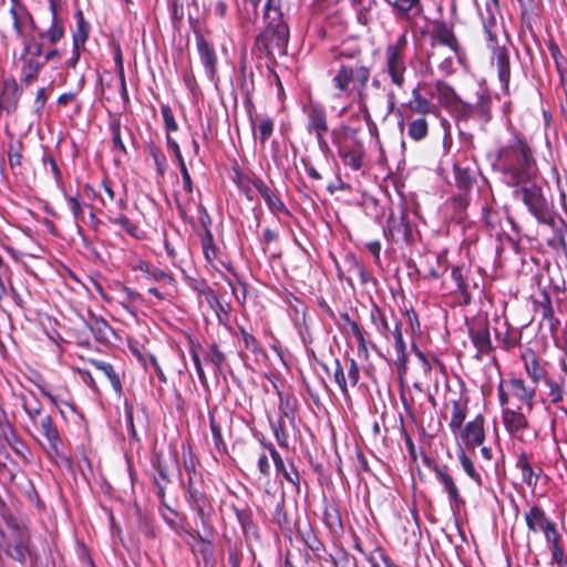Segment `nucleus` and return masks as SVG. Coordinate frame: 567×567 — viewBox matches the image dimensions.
Returning <instances> with one entry per match:
<instances>
[{
    "mask_svg": "<svg viewBox=\"0 0 567 567\" xmlns=\"http://www.w3.org/2000/svg\"><path fill=\"white\" fill-rule=\"evenodd\" d=\"M497 163L506 184L513 187L529 182L536 174L530 147L516 136L499 148Z\"/></svg>",
    "mask_w": 567,
    "mask_h": 567,
    "instance_id": "f257e3e1",
    "label": "nucleus"
},
{
    "mask_svg": "<svg viewBox=\"0 0 567 567\" xmlns=\"http://www.w3.org/2000/svg\"><path fill=\"white\" fill-rule=\"evenodd\" d=\"M265 19L268 21L266 29L256 38V47L267 55L277 51L286 53L289 40V29L281 20L280 0H267L265 4Z\"/></svg>",
    "mask_w": 567,
    "mask_h": 567,
    "instance_id": "f03ea898",
    "label": "nucleus"
},
{
    "mask_svg": "<svg viewBox=\"0 0 567 567\" xmlns=\"http://www.w3.org/2000/svg\"><path fill=\"white\" fill-rule=\"evenodd\" d=\"M370 79V69L365 65L341 64L332 78V85L338 91V96L352 90L357 91L359 105L362 112L368 113L364 89Z\"/></svg>",
    "mask_w": 567,
    "mask_h": 567,
    "instance_id": "7ed1b4c3",
    "label": "nucleus"
},
{
    "mask_svg": "<svg viewBox=\"0 0 567 567\" xmlns=\"http://www.w3.org/2000/svg\"><path fill=\"white\" fill-rule=\"evenodd\" d=\"M408 47L406 33H402L395 42L389 43L384 51V71L391 83L398 89L405 85L406 61L405 51Z\"/></svg>",
    "mask_w": 567,
    "mask_h": 567,
    "instance_id": "20e7f679",
    "label": "nucleus"
},
{
    "mask_svg": "<svg viewBox=\"0 0 567 567\" xmlns=\"http://www.w3.org/2000/svg\"><path fill=\"white\" fill-rule=\"evenodd\" d=\"M384 235L395 244H408L410 241L412 228L404 206L400 205L396 210L391 212Z\"/></svg>",
    "mask_w": 567,
    "mask_h": 567,
    "instance_id": "39448f33",
    "label": "nucleus"
},
{
    "mask_svg": "<svg viewBox=\"0 0 567 567\" xmlns=\"http://www.w3.org/2000/svg\"><path fill=\"white\" fill-rule=\"evenodd\" d=\"M307 115V132L313 134L320 148L327 146L324 135L328 132L327 113L322 105L310 102L303 107Z\"/></svg>",
    "mask_w": 567,
    "mask_h": 567,
    "instance_id": "423d86ee",
    "label": "nucleus"
},
{
    "mask_svg": "<svg viewBox=\"0 0 567 567\" xmlns=\"http://www.w3.org/2000/svg\"><path fill=\"white\" fill-rule=\"evenodd\" d=\"M29 534L24 530H14L6 542L4 553L13 560L24 565L29 558L31 564L37 560L29 547Z\"/></svg>",
    "mask_w": 567,
    "mask_h": 567,
    "instance_id": "0eeeda50",
    "label": "nucleus"
},
{
    "mask_svg": "<svg viewBox=\"0 0 567 567\" xmlns=\"http://www.w3.org/2000/svg\"><path fill=\"white\" fill-rule=\"evenodd\" d=\"M433 472L436 481L442 485L443 492L447 495L450 507L453 512H460L465 506L460 489L449 472L446 465H435Z\"/></svg>",
    "mask_w": 567,
    "mask_h": 567,
    "instance_id": "6e6552de",
    "label": "nucleus"
},
{
    "mask_svg": "<svg viewBox=\"0 0 567 567\" xmlns=\"http://www.w3.org/2000/svg\"><path fill=\"white\" fill-rule=\"evenodd\" d=\"M467 450H475L481 446L485 441L484 417L478 414L474 420L466 423L457 434Z\"/></svg>",
    "mask_w": 567,
    "mask_h": 567,
    "instance_id": "1a4fd4ad",
    "label": "nucleus"
},
{
    "mask_svg": "<svg viewBox=\"0 0 567 567\" xmlns=\"http://www.w3.org/2000/svg\"><path fill=\"white\" fill-rule=\"evenodd\" d=\"M186 498L192 509H194L197 513L203 526H207L210 516L214 513V507L212 505L209 497L205 493L200 492L199 489L195 488L192 485L190 477L188 480V489Z\"/></svg>",
    "mask_w": 567,
    "mask_h": 567,
    "instance_id": "9d476101",
    "label": "nucleus"
},
{
    "mask_svg": "<svg viewBox=\"0 0 567 567\" xmlns=\"http://www.w3.org/2000/svg\"><path fill=\"white\" fill-rule=\"evenodd\" d=\"M196 47L200 63L204 66L205 74L210 82L216 83L217 78V55L213 45L202 34L196 35Z\"/></svg>",
    "mask_w": 567,
    "mask_h": 567,
    "instance_id": "9b49d317",
    "label": "nucleus"
},
{
    "mask_svg": "<svg viewBox=\"0 0 567 567\" xmlns=\"http://www.w3.org/2000/svg\"><path fill=\"white\" fill-rule=\"evenodd\" d=\"M491 64L496 70L502 91L509 94L511 63L507 49L504 47L494 48Z\"/></svg>",
    "mask_w": 567,
    "mask_h": 567,
    "instance_id": "f8f14e48",
    "label": "nucleus"
},
{
    "mask_svg": "<svg viewBox=\"0 0 567 567\" xmlns=\"http://www.w3.org/2000/svg\"><path fill=\"white\" fill-rule=\"evenodd\" d=\"M525 520L529 530L534 533L544 532L547 539H550V534H553L554 540H559L554 524L547 520L545 512L538 506H533L525 513Z\"/></svg>",
    "mask_w": 567,
    "mask_h": 567,
    "instance_id": "ddd939ff",
    "label": "nucleus"
},
{
    "mask_svg": "<svg viewBox=\"0 0 567 567\" xmlns=\"http://www.w3.org/2000/svg\"><path fill=\"white\" fill-rule=\"evenodd\" d=\"M190 538L192 551L197 559L202 560V567H215L216 559L213 543L197 530L190 534ZM198 564H200L199 560Z\"/></svg>",
    "mask_w": 567,
    "mask_h": 567,
    "instance_id": "4468645a",
    "label": "nucleus"
},
{
    "mask_svg": "<svg viewBox=\"0 0 567 567\" xmlns=\"http://www.w3.org/2000/svg\"><path fill=\"white\" fill-rule=\"evenodd\" d=\"M502 420L506 431L515 439L524 441L523 432L528 427V420L519 410L504 409Z\"/></svg>",
    "mask_w": 567,
    "mask_h": 567,
    "instance_id": "2eb2a0df",
    "label": "nucleus"
},
{
    "mask_svg": "<svg viewBox=\"0 0 567 567\" xmlns=\"http://www.w3.org/2000/svg\"><path fill=\"white\" fill-rule=\"evenodd\" d=\"M249 122L255 140H258L264 146L274 133V120L268 115H259L254 110H249Z\"/></svg>",
    "mask_w": 567,
    "mask_h": 567,
    "instance_id": "dca6fc26",
    "label": "nucleus"
},
{
    "mask_svg": "<svg viewBox=\"0 0 567 567\" xmlns=\"http://www.w3.org/2000/svg\"><path fill=\"white\" fill-rule=\"evenodd\" d=\"M43 436L47 439L50 457H60L62 455V441L50 415H44L39 422Z\"/></svg>",
    "mask_w": 567,
    "mask_h": 567,
    "instance_id": "f3484780",
    "label": "nucleus"
},
{
    "mask_svg": "<svg viewBox=\"0 0 567 567\" xmlns=\"http://www.w3.org/2000/svg\"><path fill=\"white\" fill-rule=\"evenodd\" d=\"M338 154L342 158L344 165L358 171L362 166L364 148L362 144L355 142L353 145L347 143H338Z\"/></svg>",
    "mask_w": 567,
    "mask_h": 567,
    "instance_id": "a211bd4d",
    "label": "nucleus"
},
{
    "mask_svg": "<svg viewBox=\"0 0 567 567\" xmlns=\"http://www.w3.org/2000/svg\"><path fill=\"white\" fill-rule=\"evenodd\" d=\"M254 186L258 194L264 198L271 213H282L286 215L289 214L281 199L261 179H256L254 182Z\"/></svg>",
    "mask_w": 567,
    "mask_h": 567,
    "instance_id": "6ab92c4d",
    "label": "nucleus"
},
{
    "mask_svg": "<svg viewBox=\"0 0 567 567\" xmlns=\"http://www.w3.org/2000/svg\"><path fill=\"white\" fill-rule=\"evenodd\" d=\"M512 394L530 411L534 405L536 391L534 388L526 385L523 379L513 378L508 382Z\"/></svg>",
    "mask_w": 567,
    "mask_h": 567,
    "instance_id": "aec40b11",
    "label": "nucleus"
},
{
    "mask_svg": "<svg viewBox=\"0 0 567 567\" xmlns=\"http://www.w3.org/2000/svg\"><path fill=\"white\" fill-rule=\"evenodd\" d=\"M398 18L412 19L422 12L420 0H385Z\"/></svg>",
    "mask_w": 567,
    "mask_h": 567,
    "instance_id": "412c9836",
    "label": "nucleus"
},
{
    "mask_svg": "<svg viewBox=\"0 0 567 567\" xmlns=\"http://www.w3.org/2000/svg\"><path fill=\"white\" fill-rule=\"evenodd\" d=\"M354 548L367 557L371 564V567H399L394 565L390 557L379 547H375L371 551L367 553L358 537H354Z\"/></svg>",
    "mask_w": 567,
    "mask_h": 567,
    "instance_id": "4be33fe9",
    "label": "nucleus"
},
{
    "mask_svg": "<svg viewBox=\"0 0 567 567\" xmlns=\"http://www.w3.org/2000/svg\"><path fill=\"white\" fill-rule=\"evenodd\" d=\"M166 143H167V147L174 153L175 158L178 163L184 189L186 193L192 194L193 193V183H192V178L188 173V169L186 167L185 161L183 158L179 145L171 135H166Z\"/></svg>",
    "mask_w": 567,
    "mask_h": 567,
    "instance_id": "5701e85b",
    "label": "nucleus"
},
{
    "mask_svg": "<svg viewBox=\"0 0 567 567\" xmlns=\"http://www.w3.org/2000/svg\"><path fill=\"white\" fill-rule=\"evenodd\" d=\"M433 38L440 44L450 48L457 56H460V44L451 27L445 23L437 24L433 30Z\"/></svg>",
    "mask_w": 567,
    "mask_h": 567,
    "instance_id": "b1692460",
    "label": "nucleus"
},
{
    "mask_svg": "<svg viewBox=\"0 0 567 567\" xmlns=\"http://www.w3.org/2000/svg\"><path fill=\"white\" fill-rule=\"evenodd\" d=\"M409 107L411 111L417 114H430L436 113L437 107L426 97L422 96L420 89L415 87L412 91V97L409 101Z\"/></svg>",
    "mask_w": 567,
    "mask_h": 567,
    "instance_id": "393cba45",
    "label": "nucleus"
},
{
    "mask_svg": "<svg viewBox=\"0 0 567 567\" xmlns=\"http://www.w3.org/2000/svg\"><path fill=\"white\" fill-rule=\"evenodd\" d=\"M470 337L478 352L487 353L492 350V340L487 327L483 326L478 328H472L470 330Z\"/></svg>",
    "mask_w": 567,
    "mask_h": 567,
    "instance_id": "a878e982",
    "label": "nucleus"
},
{
    "mask_svg": "<svg viewBox=\"0 0 567 567\" xmlns=\"http://www.w3.org/2000/svg\"><path fill=\"white\" fill-rule=\"evenodd\" d=\"M136 270H140L141 272L145 274L146 278L156 282L159 281H167L169 284H174L175 280L172 275L168 272L152 266L147 261L140 260L137 265L135 266Z\"/></svg>",
    "mask_w": 567,
    "mask_h": 567,
    "instance_id": "bb28decb",
    "label": "nucleus"
},
{
    "mask_svg": "<svg viewBox=\"0 0 567 567\" xmlns=\"http://www.w3.org/2000/svg\"><path fill=\"white\" fill-rule=\"evenodd\" d=\"M86 327L91 330L95 340L99 342L109 341L110 337L113 334L111 326L101 317H93L89 322H86Z\"/></svg>",
    "mask_w": 567,
    "mask_h": 567,
    "instance_id": "cd10ccee",
    "label": "nucleus"
},
{
    "mask_svg": "<svg viewBox=\"0 0 567 567\" xmlns=\"http://www.w3.org/2000/svg\"><path fill=\"white\" fill-rule=\"evenodd\" d=\"M43 66L44 62H41L35 58L24 59L21 68V82L25 85L32 84L37 80L40 70Z\"/></svg>",
    "mask_w": 567,
    "mask_h": 567,
    "instance_id": "c85d7f7f",
    "label": "nucleus"
},
{
    "mask_svg": "<svg viewBox=\"0 0 567 567\" xmlns=\"http://www.w3.org/2000/svg\"><path fill=\"white\" fill-rule=\"evenodd\" d=\"M370 320L372 324L374 326L375 330L386 340H389L391 336V328L389 326V322L386 320V317L381 308H379L377 305L372 306V309L370 311Z\"/></svg>",
    "mask_w": 567,
    "mask_h": 567,
    "instance_id": "c756f323",
    "label": "nucleus"
},
{
    "mask_svg": "<svg viewBox=\"0 0 567 567\" xmlns=\"http://www.w3.org/2000/svg\"><path fill=\"white\" fill-rule=\"evenodd\" d=\"M565 379H560L559 381L554 380L551 378L545 379V384L548 388L547 399L553 404H558L564 401L567 392L565 389Z\"/></svg>",
    "mask_w": 567,
    "mask_h": 567,
    "instance_id": "7c9ffc66",
    "label": "nucleus"
},
{
    "mask_svg": "<svg viewBox=\"0 0 567 567\" xmlns=\"http://www.w3.org/2000/svg\"><path fill=\"white\" fill-rule=\"evenodd\" d=\"M90 363L109 379L112 388L116 393L122 392V384L120 378L115 373L114 368L111 363L101 360H91Z\"/></svg>",
    "mask_w": 567,
    "mask_h": 567,
    "instance_id": "2f4dec72",
    "label": "nucleus"
},
{
    "mask_svg": "<svg viewBox=\"0 0 567 567\" xmlns=\"http://www.w3.org/2000/svg\"><path fill=\"white\" fill-rule=\"evenodd\" d=\"M435 92L439 101L449 110L460 100L454 89L443 81L435 83Z\"/></svg>",
    "mask_w": 567,
    "mask_h": 567,
    "instance_id": "473e14b6",
    "label": "nucleus"
},
{
    "mask_svg": "<svg viewBox=\"0 0 567 567\" xmlns=\"http://www.w3.org/2000/svg\"><path fill=\"white\" fill-rule=\"evenodd\" d=\"M272 461L275 463L277 472L282 474L285 480L291 483L293 486H296V488H299L300 476L295 465L291 464L290 467L288 468L285 465V462L280 455H278L277 457L275 456Z\"/></svg>",
    "mask_w": 567,
    "mask_h": 567,
    "instance_id": "72a5a7b5",
    "label": "nucleus"
},
{
    "mask_svg": "<svg viewBox=\"0 0 567 567\" xmlns=\"http://www.w3.org/2000/svg\"><path fill=\"white\" fill-rule=\"evenodd\" d=\"M467 408L460 401H453L452 415L449 423L451 431L457 434V430H461L465 421Z\"/></svg>",
    "mask_w": 567,
    "mask_h": 567,
    "instance_id": "f704fd0d",
    "label": "nucleus"
},
{
    "mask_svg": "<svg viewBox=\"0 0 567 567\" xmlns=\"http://www.w3.org/2000/svg\"><path fill=\"white\" fill-rule=\"evenodd\" d=\"M76 30L73 33V47L81 48L84 45L89 35V23L85 22L82 11L75 13Z\"/></svg>",
    "mask_w": 567,
    "mask_h": 567,
    "instance_id": "c9c22d12",
    "label": "nucleus"
},
{
    "mask_svg": "<svg viewBox=\"0 0 567 567\" xmlns=\"http://www.w3.org/2000/svg\"><path fill=\"white\" fill-rule=\"evenodd\" d=\"M473 107V118H476L482 125L491 120V100L488 97L481 96Z\"/></svg>",
    "mask_w": 567,
    "mask_h": 567,
    "instance_id": "e433bc0d",
    "label": "nucleus"
},
{
    "mask_svg": "<svg viewBox=\"0 0 567 567\" xmlns=\"http://www.w3.org/2000/svg\"><path fill=\"white\" fill-rule=\"evenodd\" d=\"M457 457H458V461L461 463V466L463 468V471L478 485V486H482L483 484V480H482V476L481 474L476 471L475 466H474V463L473 461L471 460V457L463 451L461 450L458 453H457Z\"/></svg>",
    "mask_w": 567,
    "mask_h": 567,
    "instance_id": "4c0bfd02",
    "label": "nucleus"
},
{
    "mask_svg": "<svg viewBox=\"0 0 567 567\" xmlns=\"http://www.w3.org/2000/svg\"><path fill=\"white\" fill-rule=\"evenodd\" d=\"M525 370L527 375L532 379L534 383H539L540 381H545L546 370L539 364L538 360L532 357L529 360H525Z\"/></svg>",
    "mask_w": 567,
    "mask_h": 567,
    "instance_id": "58836bf2",
    "label": "nucleus"
},
{
    "mask_svg": "<svg viewBox=\"0 0 567 567\" xmlns=\"http://www.w3.org/2000/svg\"><path fill=\"white\" fill-rule=\"evenodd\" d=\"M279 412L280 419L286 417L289 420L291 425H295L296 420V411H295V400L289 395H284L279 393Z\"/></svg>",
    "mask_w": 567,
    "mask_h": 567,
    "instance_id": "ea45409f",
    "label": "nucleus"
},
{
    "mask_svg": "<svg viewBox=\"0 0 567 567\" xmlns=\"http://www.w3.org/2000/svg\"><path fill=\"white\" fill-rule=\"evenodd\" d=\"M429 125L425 118L413 120L408 126V135L413 141H421L426 137Z\"/></svg>",
    "mask_w": 567,
    "mask_h": 567,
    "instance_id": "a19ab883",
    "label": "nucleus"
},
{
    "mask_svg": "<svg viewBox=\"0 0 567 567\" xmlns=\"http://www.w3.org/2000/svg\"><path fill=\"white\" fill-rule=\"evenodd\" d=\"M450 111L455 115L458 122H466L473 118L474 107L473 104L466 103L460 99Z\"/></svg>",
    "mask_w": 567,
    "mask_h": 567,
    "instance_id": "79ce46f5",
    "label": "nucleus"
},
{
    "mask_svg": "<svg viewBox=\"0 0 567 567\" xmlns=\"http://www.w3.org/2000/svg\"><path fill=\"white\" fill-rule=\"evenodd\" d=\"M377 6L375 0H360L358 3V20L362 24H369L374 16L373 8Z\"/></svg>",
    "mask_w": 567,
    "mask_h": 567,
    "instance_id": "37998d69",
    "label": "nucleus"
},
{
    "mask_svg": "<svg viewBox=\"0 0 567 567\" xmlns=\"http://www.w3.org/2000/svg\"><path fill=\"white\" fill-rule=\"evenodd\" d=\"M109 221L121 226L132 237H141L138 226L132 223L125 215L110 216Z\"/></svg>",
    "mask_w": 567,
    "mask_h": 567,
    "instance_id": "c03bdc74",
    "label": "nucleus"
},
{
    "mask_svg": "<svg viewBox=\"0 0 567 567\" xmlns=\"http://www.w3.org/2000/svg\"><path fill=\"white\" fill-rule=\"evenodd\" d=\"M0 434L9 445L18 443L23 447V442L19 439L12 423L8 417L0 423Z\"/></svg>",
    "mask_w": 567,
    "mask_h": 567,
    "instance_id": "a18cd8bd",
    "label": "nucleus"
},
{
    "mask_svg": "<svg viewBox=\"0 0 567 567\" xmlns=\"http://www.w3.org/2000/svg\"><path fill=\"white\" fill-rule=\"evenodd\" d=\"M63 34L64 29L61 21H52L51 27L48 30L40 32V37L52 44L56 43Z\"/></svg>",
    "mask_w": 567,
    "mask_h": 567,
    "instance_id": "49530a36",
    "label": "nucleus"
},
{
    "mask_svg": "<svg viewBox=\"0 0 567 567\" xmlns=\"http://www.w3.org/2000/svg\"><path fill=\"white\" fill-rule=\"evenodd\" d=\"M9 164L11 169L17 174L21 173V145L19 143L10 144L8 150Z\"/></svg>",
    "mask_w": 567,
    "mask_h": 567,
    "instance_id": "de8ad7c7",
    "label": "nucleus"
},
{
    "mask_svg": "<svg viewBox=\"0 0 567 567\" xmlns=\"http://www.w3.org/2000/svg\"><path fill=\"white\" fill-rule=\"evenodd\" d=\"M209 426L213 434L214 446L220 454L226 453V444L223 440L220 426L216 423L213 415L209 416Z\"/></svg>",
    "mask_w": 567,
    "mask_h": 567,
    "instance_id": "09e8293b",
    "label": "nucleus"
},
{
    "mask_svg": "<svg viewBox=\"0 0 567 567\" xmlns=\"http://www.w3.org/2000/svg\"><path fill=\"white\" fill-rule=\"evenodd\" d=\"M203 252L205 259L208 262H212L216 257V247L214 245L213 235L209 230L206 231L205 236L202 239Z\"/></svg>",
    "mask_w": 567,
    "mask_h": 567,
    "instance_id": "8fccbe9b",
    "label": "nucleus"
},
{
    "mask_svg": "<svg viewBox=\"0 0 567 567\" xmlns=\"http://www.w3.org/2000/svg\"><path fill=\"white\" fill-rule=\"evenodd\" d=\"M161 114L164 121L165 128L167 131V135H169L171 132H175L178 130L177 122L175 121L174 113L169 105H162Z\"/></svg>",
    "mask_w": 567,
    "mask_h": 567,
    "instance_id": "3c124183",
    "label": "nucleus"
},
{
    "mask_svg": "<svg viewBox=\"0 0 567 567\" xmlns=\"http://www.w3.org/2000/svg\"><path fill=\"white\" fill-rule=\"evenodd\" d=\"M333 379L337 382L340 391L347 395L348 394V385H347V379L344 375V370L339 361V359L334 360V372H333Z\"/></svg>",
    "mask_w": 567,
    "mask_h": 567,
    "instance_id": "603ef678",
    "label": "nucleus"
},
{
    "mask_svg": "<svg viewBox=\"0 0 567 567\" xmlns=\"http://www.w3.org/2000/svg\"><path fill=\"white\" fill-rule=\"evenodd\" d=\"M206 359L215 367L216 372L221 370V367L225 362L224 353L220 352L215 344L210 347L209 351L207 352Z\"/></svg>",
    "mask_w": 567,
    "mask_h": 567,
    "instance_id": "864d4df0",
    "label": "nucleus"
},
{
    "mask_svg": "<svg viewBox=\"0 0 567 567\" xmlns=\"http://www.w3.org/2000/svg\"><path fill=\"white\" fill-rule=\"evenodd\" d=\"M65 197V200L68 203V206L73 215V218L75 220V223L78 224L79 220H82L83 219V209H82V204L80 203V200L78 199V197H74V196H70V195H64Z\"/></svg>",
    "mask_w": 567,
    "mask_h": 567,
    "instance_id": "5fc2aeb1",
    "label": "nucleus"
},
{
    "mask_svg": "<svg viewBox=\"0 0 567 567\" xmlns=\"http://www.w3.org/2000/svg\"><path fill=\"white\" fill-rule=\"evenodd\" d=\"M271 429L274 431V435L276 437L277 443L281 447H287L288 440H287V434H286L285 427H284V421L281 419H279L276 423L271 422Z\"/></svg>",
    "mask_w": 567,
    "mask_h": 567,
    "instance_id": "6e6d98bb",
    "label": "nucleus"
},
{
    "mask_svg": "<svg viewBox=\"0 0 567 567\" xmlns=\"http://www.w3.org/2000/svg\"><path fill=\"white\" fill-rule=\"evenodd\" d=\"M111 132H112V143L114 148H118L123 152H126L125 145L121 137V122L120 120H114L111 123Z\"/></svg>",
    "mask_w": 567,
    "mask_h": 567,
    "instance_id": "4d7b16f0",
    "label": "nucleus"
},
{
    "mask_svg": "<svg viewBox=\"0 0 567 567\" xmlns=\"http://www.w3.org/2000/svg\"><path fill=\"white\" fill-rule=\"evenodd\" d=\"M121 291H122V293L125 295V300L121 301V305L127 311H130L131 313H134V309L132 307H130L126 301L141 300L142 299L141 295L137 291H135L126 286H123Z\"/></svg>",
    "mask_w": 567,
    "mask_h": 567,
    "instance_id": "13d9d810",
    "label": "nucleus"
},
{
    "mask_svg": "<svg viewBox=\"0 0 567 567\" xmlns=\"http://www.w3.org/2000/svg\"><path fill=\"white\" fill-rule=\"evenodd\" d=\"M229 286L236 300L240 303H244L247 296V289L245 284H243L239 280H236L235 282L229 281Z\"/></svg>",
    "mask_w": 567,
    "mask_h": 567,
    "instance_id": "bf43d9fd",
    "label": "nucleus"
},
{
    "mask_svg": "<svg viewBox=\"0 0 567 567\" xmlns=\"http://www.w3.org/2000/svg\"><path fill=\"white\" fill-rule=\"evenodd\" d=\"M22 406L28 416L35 423L37 417L40 416L42 412L41 404L39 402L30 403L25 401Z\"/></svg>",
    "mask_w": 567,
    "mask_h": 567,
    "instance_id": "052dcab7",
    "label": "nucleus"
},
{
    "mask_svg": "<svg viewBox=\"0 0 567 567\" xmlns=\"http://www.w3.org/2000/svg\"><path fill=\"white\" fill-rule=\"evenodd\" d=\"M348 379L352 386L357 385L360 379V370L354 359L348 360Z\"/></svg>",
    "mask_w": 567,
    "mask_h": 567,
    "instance_id": "680f3d73",
    "label": "nucleus"
},
{
    "mask_svg": "<svg viewBox=\"0 0 567 567\" xmlns=\"http://www.w3.org/2000/svg\"><path fill=\"white\" fill-rule=\"evenodd\" d=\"M200 293L204 296L206 302L213 310H217V306H219V298L215 293V291L208 287L200 290Z\"/></svg>",
    "mask_w": 567,
    "mask_h": 567,
    "instance_id": "e2e57ef3",
    "label": "nucleus"
},
{
    "mask_svg": "<svg viewBox=\"0 0 567 567\" xmlns=\"http://www.w3.org/2000/svg\"><path fill=\"white\" fill-rule=\"evenodd\" d=\"M200 293L204 296L206 302L213 310H217V306H219V298L215 293V291L208 287L200 290Z\"/></svg>",
    "mask_w": 567,
    "mask_h": 567,
    "instance_id": "0e129e2a",
    "label": "nucleus"
},
{
    "mask_svg": "<svg viewBox=\"0 0 567 567\" xmlns=\"http://www.w3.org/2000/svg\"><path fill=\"white\" fill-rule=\"evenodd\" d=\"M483 27H484V31L486 33L487 40L489 42H494L495 41L494 29L496 28V19L493 16H489L488 19H484Z\"/></svg>",
    "mask_w": 567,
    "mask_h": 567,
    "instance_id": "69168bd1",
    "label": "nucleus"
},
{
    "mask_svg": "<svg viewBox=\"0 0 567 567\" xmlns=\"http://www.w3.org/2000/svg\"><path fill=\"white\" fill-rule=\"evenodd\" d=\"M391 334L394 338L395 349H401L402 350V349L406 348L404 339H403V333H402V330H401V322L400 321L395 322L394 329L391 330Z\"/></svg>",
    "mask_w": 567,
    "mask_h": 567,
    "instance_id": "338daca9",
    "label": "nucleus"
},
{
    "mask_svg": "<svg viewBox=\"0 0 567 567\" xmlns=\"http://www.w3.org/2000/svg\"><path fill=\"white\" fill-rule=\"evenodd\" d=\"M152 157L159 175H164L166 169V159L158 151L152 150Z\"/></svg>",
    "mask_w": 567,
    "mask_h": 567,
    "instance_id": "774afa93",
    "label": "nucleus"
}]
</instances>
